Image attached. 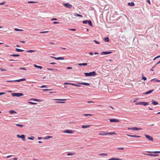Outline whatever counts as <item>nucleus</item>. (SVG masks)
<instances>
[{
	"instance_id": "c03bdc74",
	"label": "nucleus",
	"mask_w": 160,
	"mask_h": 160,
	"mask_svg": "<svg viewBox=\"0 0 160 160\" xmlns=\"http://www.w3.org/2000/svg\"><path fill=\"white\" fill-rule=\"evenodd\" d=\"M72 85L74 86H75L77 87H79L80 86V85H78L74 84V83H72Z\"/></svg>"
},
{
	"instance_id": "39448f33",
	"label": "nucleus",
	"mask_w": 160,
	"mask_h": 160,
	"mask_svg": "<svg viewBox=\"0 0 160 160\" xmlns=\"http://www.w3.org/2000/svg\"><path fill=\"white\" fill-rule=\"evenodd\" d=\"M145 136L146 138L148 139V140L152 141H153V138L152 137L147 135H145Z\"/></svg>"
},
{
	"instance_id": "8fccbe9b",
	"label": "nucleus",
	"mask_w": 160,
	"mask_h": 160,
	"mask_svg": "<svg viewBox=\"0 0 160 160\" xmlns=\"http://www.w3.org/2000/svg\"><path fill=\"white\" fill-rule=\"evenodd\" d=\"M5 2H6L5 1H3L2 2L0 3V5H4L5 3Z\"/></svg>"
},
{
	"instance_id": "72a5a7b5",
	"label": "nucleus",
	"mask_w": 160,
	"mask_h": 160,
	"mask_svg": "<svg viewBox=\"0 0 160 160\" xmlns=\"http://www.w3.org/2000/svg\"><path fill=\"white\" fill-rule=\"evenodd\" d=\"M99 155L100 156H107V154L105 153H102L99 154Z\"/></svg>"
},
{
	"instance_id": "cd10ccee",
	"label": "nucleus",
	"mask_w": 160,
	"mask_h": 160,
	"mask_svg": "<svg viewBox=\"0 0 160 160\" xmlns=\"http://www.w3.org/2000/svg\"><path fill=\"white\" fill-rule=\"evenodd\" d=\"M122 159L117 158H112L109 159L108 160H122Z\"/></svg>"
},
{
	"instance_id": "c756f323",
	"label": "nucleus",
	"mask_w": 160,
	"mask_h": 160,
	"mask_svg": "<svg viewBox=\"0 0 160 160\" xmlns=\"http://www.w3.org/2000/svg\"><path fill=\"white\" fill-rule=\"evenodd\" d=\"M52 138V136H47V137H45L44 138L45 139H48L49 138Z\"/></svg>"
},
{
	"instance_id": "423d86ee",
	"label": "nucleus",
	"mask_w": 160,
	"mask_h": 160,
	"mask_svg": "<svg viewBox=\"0 0 160 160\" xmlns=\"http://www.w3.org/2000/svg\"><path fill=\"white\" fill-rule=\"evenodd\" d=\"M63 5L66 7L69 8H71L72 7V5L68 3H63Z\"/></svg>"
},
{
	"instance_id": "bf43d9fd",
	"label": "nucleus",
	"mask_w": 160,
	"mask_h": 160,
	"mask_svg": "<svg viewBox=\"0 0 160 160\" xmlns=\"http://www.w3.org/2000/svg\"><path fill=\"white\" fill-rule=\"evenodd\" d=\"M69 30L72 31H75L76 29H69Z\"/></svg>"
},
{
	"instance_id": "20e7f679",
	"label": "nucleus",
	"mask_w": 160,
	"mask_h": 160,
	"mask_svg": "<svg viewBox=\"0 0 160 160\" xmlns=\"http://www.w3.org/2000/svg\"><path fill=\"white\" fill-rule=\"evenodd\" d=\"M128 130H142L141 128H138L137 127H133V128H128Z\"/></svg>"
},
{
	"instance_id": "338daca9",
	"label": "nucleus",
	"mask_w": 160,
	"mask_h": 160,
	"mask_svg": "<svg viewBox=\"0 0 160 160\" xmlns=\"http://www.w3.org/2000/svg\"><path fill=\"white\" fill-rule=\"evenodd\" d=\"M41 88H46V86L45 85H42L40 87Z\"/></svg>"
},
{
	"instance_id": "6e6552de",
	"label": "nucleus",
	"mask_w": 160,
	"mask_h": 160,
	"mask_svg": "<svg viewBox=\"0 0 160 160\" xmlns=\"http://www.w3.org/2000/svg\"><path fill=\"white\" fill-rule=\"evenodd\" d=\"M109 121L111 122H119V121L116 119H110Z\"/></svg>"
},
{
	"instance_id": "3c124183",
	"label": "nucleus",
	"mask_w": 160,
	"mask_h": 160,
	"mask_svg": "<svg viewBox=\"0 0 160 160\" xmlns=\"http://www.w3.org/2000/svg\"><path fill=\"white\" fill-rule=\"evenodd\" d=\"M49 32L48 31H44V32H40V33H48Z\"/></svg>"
},
{
	"instance_id": "c85d7f7f",
	"label": "nucleus",
	"mask_w": 160,
	"mask_h": 160,
	"mask_svg": "<svg viewBox=\"0 0 160 160\" xmlns=\"http://www.w3.org/2000/svg\"><path fill=\"white\" fill-rule=\"evenodd\" d=\"M88 24L90 26H92V22L91 20H88Z\"/></svg>"
},
{
	"instance_id": "dca6fc26",
	"label": "nucleus",
	"mask_w": 160,
	"mask_h": 160,
	"mask_svg": "<svg viewBox=\"0 0 160 160\" xmlns=\"http://www.w3.org/2000/svg\"><path fill=\"white\" fill-rule=\"evenodd\" d=\"M153 89L150 90H149V91H148V92L144 93V94H148L151 93L153 92Z\"/></svg>"
},
{
	"instance_id": "680f3d73",
	"label": "nucleus",
	"mask_w": 160,
	"mask_h": 160,
	"mask_svg": "<svg viewBox=\"0 0 160 160\" xmlns=\"http://www.w3.org/2000/svg\"><path fill=\"white\" fill-rule=\"evenodd\" d=\"M7 82H14V80H10V81L8 80V81H7Z\"/></svg>"
},
{
	"instance_id": "f3484780",
	"label": "nucleus",
	"mask_w": 160,
	"mask_h": 160,
	"mask_svg": "<svg viewBox=\"0 0 160 160\" xmlns=\"http://www.w3.org/2000/svg\"><path fill=\"white\" fill-rule=\"evenodd\" d=\"M152 104L154 105H158V103L157 102L152 100Z\"/></svg>"
},
{
	"instance_id": "2eb2a0df",
	"label": "nucleus",
	"mask_w": 160,
	"mask_h": 160,
	"mask_svg": "<svg viewBox=\"0 0 160 160\" xmlns=\"http://www.w3.org/2000/svg\"><path fill=\"white\" fill-rule=\"evenodd\" d=\"M141 105L145 106L148 105L149 103L147 102H141Z\"/></svg>"
},
{
	"instance_id": "0eeeda50",
	"label": "nucleus",
	"mask_w": 160,
	"mask_h": 160,
	"mask_svg": "<svg viewBox=\"0 0 160 160\" xmlns=\"http://www.w3.org/2000/svg\"><path fill=\"white\" fill-rule=\"evenodd\" d=\"M112 53V52L109 51V52H102L101 54L102 55H106V54H111Z\"/></svg>"
},
{
	"instance_id": "4be33fe9",
	"label": "nucleus",
	"mask_w": 160,
	"mask_h": 160,
	"mask_svg": "<svg viewBox=\"0 0 160 160\" xmlns=\"http://www.w3.org/2000/svg\"><path fill=\"white\" fill-rule=\"evenodd\" d=\"M9 112L10 114H13L14 113H16L17 112L15 111L12 110H10L9 111Z\"/></svg>"
},
{
	"instance_id": "7ed1b4c3",
	"label": "nucleus",
	"mask_w": 160,
	"mask_h": 160,
	"mask_svg": "<svg viewBox=\"0 0 160 160\" xmlns=\"http://www.w3.org/2000/svg\"><path fill=\"white\" fill-rule=\"evenodd\" d=\"M63 132L67 133L73 134L74 133V131L72 130H64Z\"/></svg>"
},
{
	"instance_id": "a878e982",
	"label": "nucleus",
	"mask_w": 160,
	"mask_h": 160,
	"mask_svg": "<svg viewBox=\"0 0 160 160\" xmlns=\"http://www.w3.org/2000/svg\"><path fill=\"white\" fill-rule=\"evenodd\" d=\"M78 65L79 66H86L87 65V63H78Z\"/></svg>"
},
{
	"instance_id": "79ce46f5",
	"label": "nucleus",
	"mask_w": 160,
	"mask_h": 160,
	"mask_svg": "<svg viewBox=\"0 0 160 160\" xmlns=\"http://www.w3.org/2000/svg\"><path fill=\"white\" fill-rule=\"evenodd\" d=\"M54 100H63V101H66V99H54Z\"/></svg>"
},
{
	"instance_id": "9b49d317",
	"label": "nucleus",
	"mask_w": 160,
	"mask_h": 160,
	"mask_svg": "<svg viewBox=\"0 0 160 160\" xmlns=\"http://www.w3.org/2000/svg\"><path fill=\"white\" fill-rule=\"evenodd\" d=\"M98 135H102V136H104V135H107V133L105 132H104L103 131L101 132Z\"/></svg>"
},
{
	"instance_id": "774afa93",
	"label": "nucleus",
	"mask_w": 160,
	"mask_h": 160,
	"mask_svg": "<svg viewBox=\"0 0 160 160\" xmlns=\"http://www.w3.org/2000/svg\"><path fill=\"white\" fill-rule=\"evenodd\" d=\"M6 93L5 92H0V96L5 94Z\"/></svg>"
},
{
	"instance_id": "2f4dec72",
	"label": "nucleus",
	"mask_w": 160,
	"mask_h": 160,
	"mask_svg": "<svg viewBox=\"0 0 160 160\" xmlns=\"http://www.w3.org/2000/svg\"><path fill=\"white\" fill-rule=\"evenodd\" d=\"M14 30L18 31H23V30L22 29H19L18 28H15L14 29Z\"/></svg>"
},
{
	"instance_id": "e2e57ef3",
	"label": "nucleus",
	"mask_w": 160,
	"mask_h": 160,
	"mask_svg": "<svg viewBox=\"0 0 160 160\" xmlns=\"http://www.w3.org/2000/svg\"><path fill=\"white\" fill-rule=\"evenodd\" d=\"M12 156L11 155H8L7 157V158H9L12 157Z\"/></svg>"
},
{
	"instance_id": "473e14b6",
	"label": "nucleus",
	"mask_w": 160,
	"mask_h": 160,
	"mask_svg": "<svg viewBox=\"0 0 160 160\" xmlns=\"http://www.w3.org/2000/svg\"><path fill=\"white\" fill-rule=\"evenodd\" d=\"M83 115L87 117L88 116H91L92 115V114H83Z\"/></svg>"
},
{
	"instance_id": "58836bf2",
	"label": "nucleus",
	"mask_w": 160,
	"mask_h": 160,
	"mask_svg": "<svg viewBox=\"0 0 160 160\" xmlns=\"http://www.w3.org/2000/svg\"><path fill=\"white\" fill-rule=\"evenodd\" d=\"M28 103H29V104H32V105H35V104H37V103H35V102H28Z\"/></svg>"
},
{
	"instance_id": "0e129e2a",
	"label": "nucleus",
	"mask_w": 160,
	"mask_h": 160,
	"mask_svg": "<svg viewBox=\"0 0 160 160\" xmlns=\"http://www.w3.org/2000/svg\"><path fill=\"white\" fill-rule=\"evenodd\" d=\"M20 69H22V70H26V69L24 68H19Z\"/></svg>"
},
{
	"instance_id": "7c9ffc66",
	"label": "nucleus",
	"mask_w": 160,
	"mask_h": 160,
	"mask_svg": "<svg viewBox=\"0 0 160 160\" xmlns=\"http://www.w3.org/2000/svg\"><path fill=\"white\" fill-rule=\"evenodd\" d=\"M16 51L18 52H22L24 51L23 50L20 49L18 48H16Z\"/></svg>"
},
{
	"instance_id": "aec40b11",
	"label": "nucleus",
	"mask_w": 160,
	"mask_h": 160,
	"mask_svg": "<svg viewBox=\"0 0 160 160\" xmlns=\"http://www.w3.org/2000/svg\"><path fill=\"white\" fill-rule=\"evenodd\" d=\"M91 125H83L82 126V128H89L90 126Z\"/></svg>"
},
{
	"instance_id": "13d9d810",
	"label": "nucleus",
	"mask_w": 160,
	"mask_h": 160,
	"mask_svg": "<svg viewBox=\"0 0 160 160\" xmlns=\"http://www.w3.org/2000/svg\"><path fill=\"white\" fill-rule=\"evenodd\" d=\"M141 102H138L136 103V105H141Z\"/></svg>"
},
{
	"instance_id": "6e6d98bb",
	"label": "nucleus",
	"mask_w": 160,
	"mask_h": 160,
	"mask_svg": "<svg viewBox=\"0 0 160 160\" xmlns=\"http://www.w3.org/2000/svg\"><path fill=\"white\" fill-rule=\"evenodd\" d=\"M59 22H53V24H59Z\"/></svg>"
},
{
	"instance_id": "c9c22d12",
	"label": "nucleus",
	"mask_w": 160,
	"mask_h": 160,
	"mask_svg": "<svg viewBox=\"0 0 160 160\" xmlns=\"http://www.w3.org/2000/svg\"><path fill=\"white\" fill-rule=\"evenodd\" d=\"M75 154L74 153H69L67 155L68 156H72L73 155Z\"/></svg>"
},
{
	"instance_id": "69168bd1",
	"label": "nucleus",
	"mask_w": 160,
	"mask_h": 160,
	"mask_svg": "<svg viewBox=\"0 0 160 160\" xmlns=\"http://www.w3.org/2000/svg\"><path fill=\"white\" fill-rule=\"evenodd\" d=\"M147 2L149 5H151V3L150 0H147Z\"/></svg>"
},
{
	"instance_id": "5fc2aeb1",
	"label": "nucleus",
	"mask_w": 160,
	"mask_h": 160,
	"mask_svg": "<svg viewBox=\"0 0 160 160\" xmlns=\"http://www.w3.org/2000/svg\"><path fill=\"white\" fill-rule=\"evenodd\" d=\"M142 79L143 80H146V79H147V78H146L145 77H144V76H143L142 77Z\"/></svg>"
},
{
	"instance_id": "49530a36",
	"label": "nucleus",
	"mask_w": 160,
	"mask_h": 160,
	"mask_svg": "<svg viewBox=\"0 0 160 160\" xmlns=\"http://www.w3.org/2000/svg\"><path fill=\"white\" fill-rule=\"evenodd\" d=\"M117 149L118 150H124V148H122V147H121V148H117Z\"/></svg>"
},
{
	"instance_id": "ea45409f",
	"label": "nucleus",
	"mask_w": 160,
	"mask_h": 160,
	"mask_svg": "<svg viewBox=\"0 0 160 160\" xmlns=\"http://www.w3.org/2000/svg\"><path fill=\"white\" fill-rule=\"evenodd\" d=\"M34 138L33 137H29L28 138V139H29V140H33Z\"/></svg>"
},
{
	"instance_id": "6ab92c4d",
	"label": "nucleus",
	"mask_w": 160,
	"mask_h": 160,
	"mask_svg": "<svg viewBox=\"0 0 160 160\" xmlns=\"http://www.w3.org/2000/svg\"><path fill=\"white\" fill-rule=\"evenodd\" d=\"M107 133V135H113V134L117 135V134L115 132H108V133Z\"/></svg>"
},
{
	"instance_id": "e433bc0d",
	"label": "nucleus",
	"mask_w": 160,
	"mask_h": 160,
	"mask_svg": "<svg viewBox=\"0 0 160 160\" xmlns=\"http://www.w3.org/2000/svg\"><path fill=\"white\" fill-rule=\"evenodd\" d=\"M10 56H13V57H19L20 56V55L18 54H11L10 55Z\"/></svg>"
},
{
	"instance_id": "9d476101",
	"label": "nucleus",
	"mask_w": 160,
	"mask_h": 160,
	"mask_svg": "<svg viewBox=\"0 0 160 160\" xmlns=\"http://www.w3.org/2000/svg\"><path fill=\"white\" fill-rule=\"evenodd\" d=\"M127 135L128 136L132 137H135V138H140L141 137V136H137V135H129L128 134H127Z\"/></svg>"
},
{
	"instance_id": "1a4fd4ad",
	"label": "nucleus",
	"mask_w": 160,
	"mask_h": 160,
	"mask_svg": "<svg viewBox=\"0 0 160 160\" xmlns=\"http://www.w3.org/2000/svg\"><path fill=\"white\" fill-rule=\"evenodd\" d=\"M26 80V79L25 78H22L18 80H14V81L15 82H20L21 81H25Z\"/></svg>"
},
{
	"instance_id": "4c0bfd02",
	"label": "nucleus",
	"mask_w": 160,
	"mask_h": 160,
	"mask_svg": "<svg viewBox=\"0 0 160 160\" xmlns=\"http://www.w3.org/2000/svg\"><path fill=\"white\" fill-rule=\"evenodd\" d=\"M74 14L76 16L79 17H82V15H81L80 14H78L75 13Z\"/></svg>"
},
{
	"instance_id": "b1692460",
	"label": "nucleus",
	"mask_w": 160,
	"mask_h": 160,
	"mask_svg": "<svg viewBox=\"0 0 160 160\" xmlns=\"http://www.w3.org/2000/svg\"><path fill=\"white\" fill-rule=\"evenodd\" d=\"M34 66L35 68H39L40 69H42V67H41V66H38V65H36V64H34Z\"/></svg>"
},
{
	"instance_id": "ddd939ff",
	"label": "nucleus",
	"mask_w": 160,
	"mask_h": 160,
	"mask_svg": "<svg viewBox=\"0 0 160 160\" xmlns=\"http://www.w3.org/2000/svg\"><path fill=\"white\" fill-rule=\"evenodd\" d=\"M78 84H82L86 86H89L90 85V84L86 82H78Z\"/></svg>"
},
{
	"instance_id": "37998d69",
	"label": "nucleus",
	"mask_w": 160,
	"mask_h": 160,
	"mask_svg": "<svg viewBox=\"0 0 160 160\" xmlns=\"http://www.w3.org/2000/svg\"><path fill=\"white\" fill-rule=\"evenodd\" d=\"M32 100H33L35 101H37V102H40L41 101V100H39V99H32Z\"/></svg>"
},
{
	"instance_id": "09e8293b",
	"label": "nucleus",
	"mask_w": 160,
	"mask_h": 160,
	"mask_svg": "<svg viewBox=\"0 0 160 160\" xmlns=\"http://www.w3.org/2000/svg\"><path fill=\"white\" fill-rule=\"evenodd\" d=\"M160 57V56L159 55V56H157V57H156L155 58L153 59V60H156V59L158 58H159Z\"/></svg>"
},
{
	"instance_id": "f704fd0d",
	"label": "nucleus",
	"mask_w": 160,
	"mask_h": 160,
	"mask_svg": "<svg viewBox=\"0 0 160 160\" xmlns=\"http://www.w3.org/2000/svg\"><path fill=\"white\" fill-rule=\"evenodd\" d=\"M35 52V50H29L27 51V52Z\"/></svg>"
},
{
	"instance_id": "bb28decb",
	"label": "nucleus",
	"mask_w": 160,
	"mask_h": 160,
	"mask_svg": "<svg viewBox=\"0 0 160 160\" xmlns=\"http://www.w3.org/2000/svg\"><path fill=\"white\" fill-rule=\"evenodd\" d=\"M148 152V153H160V151H153V152H150V151H147V152Z\"/></svg>"
},
{
	"instance_id": "4d7b16f0",
	"label": "nucleus",
	"mask_w": 160,
	"mask_h": 160,
	"mask_svg": "<svg viewBox=\"0 0 160 160\" xmlns=\"http://www.w3.org/2000/svg\"><path fill=\"white\" fill-rule=\"evenodd\" d=\"M94 42H95L96 44H99V42H98L96 40H94Z\"/></svg>"
},
{
	"instance_id": "f03ea898",
	"label": "nucleus",
	"mask_w": 160,
	"mask_h": 160,
	"mask_svg": "<svg viewBox=\"0 0 160 160\" xmlns=\"http://www.w3.org/2000/svg\"><path fill=\"white\" fill-rule=\"evenodd\" d=\"M11 94L13 97H19L23 95V94L22 93H13Z\"/></svg>"
},
{
	"instance_id": "052dcab7",
	"label": "nucleus",
	"mask_w": 160,
	"mask_h": 160,
	"mask_svg": "<svg viewBox=\"0 0 160 160\" xmlns=\"http://www.w3.org/2000/svg\"><path fill=\"white\" fill-rule=\"evenodd\" d=\"M52 21H53V20H57V19L56 18H53L52 19H51V20Z\"/></svg>"
},
{
	"instance_id": "393cba45",
	"label": "nucleus",
	"mask_w": 160,
	"mask_h": 160,
	"mask_svg": "<svg viewBox=\"0 0 160 160\" xmlns=\"http://www.w3.org/2000/svg\"><path fill=\"white\" fill-rule=\"evenodd\" d=\"M21 138L23 141H26V139L25 138V136L24 135H21Z\"/></svg>"
},
{
	"instance_id": "a19ab883",
	"label": "nucleus",
	"mask_w": 160,
	"mask_h": 160,
	"mask_svg": "<svg viewBox=\"0 0 160 160\" xmlns=\"http://www.w3.org/2000/svg\"><path fill=\"white\" fill-rule=\"evenodd\" d=\"M64 84L65 85H72V83H68V82H65L64 83Z\"/></svg>"
},
{
	"instance_id": "864d4df0",
	"label": "nucleus",
	"mask_w": 160,
	"mask_h": 160,
	"mask_svg": "<svg viewBox=\"0 0 160 160\" xmlns=\"http://www.w3.org/2000/svg\"><path fill=\"white\" fill-rule=\"evenodd\" d=\"M50 90L51 89H43V91H50Z\"/></svg>"
},
{
	"instance_id": "f8f14e48",
	"label": "nucleus",
	"mask_w": 160,
	"mask_h": 160,
	"mask_svg": "<svg viewBox=\"0 0 160 160\" xmlns=\"http://www.w3.org/2000/svg\"><path fill=\"white\" fill-rule=\"evenodd\" d=\"M51 58H55L56 60H63L64 59V58L61 57H59L58 58H56L54 57H51Z\"/></svg>"
},
{
	"instance_id": "412c9836",
	"label": "nucleus",
	"mask_w": 160,
	"mask_h": 160,
	"mask_svg": "<svg viewBox=\"0 0 160 160\" xmlns=\"http://www.w3.org/2000/svg\"><path fill=\"white\" fill-rule=\"evenodd\" d=\"M151 81H153L154 82H160V80L156 79V78L152 79L151 80Z\"/></svg>"
},
{
	"instance_id": "a211bd4d",
	"label": "nucleus",
	"mask_w": 160,
	"mask_h": 160,
	"mask_svg": "<svg viewBox=\"0 0 160 160\" xmlns=\"http://www.w3.org/2000/svg\"><path fill=\"white\" fill-rule=\"evenodd\" d=\"M128 5L131 6H133L135 5V4L133 2H128Z\"/></svg>"
},
{
	"instance_id": "4468645a",
	"label": "nucleus",
	"mask_w": 160,
	"mask_h": 160,
	"mask_svg": "<svg viewBox=\"0 0 160 160\" xmlns=\"http://www.w3.org/2000/svg\"><path fill=\"white\" fill-rule=\"evenodd\" d=\"M143 154L144 155H148L149 156H153V157H157L158 155V154H151L144 153Z\"/></svg>"
},
{
	"instance_id": "5701e85b",
	"label": "nucleus",
	"mask_w": 160,
	"mask_h": 160,
	"mask_svg": "<svg viewBox=\"0 0 160 160\" xmlns=\"http://www.w3.org/2000/svg\"><path fill=\"white\" fill-rule=\"evenodd\" d=\"M103 40H104V41L106 42H109V38L108 37H106V38H103Z\"/></svg>"
},
{
	"instance_id": "a18cd8bd",
	"label": "nucleus",
	"mask_w": 160,
	"mask_h": 160,
	"mask_svg": "<svg viewBox=\"0 0 160 160\" xmlns=\"http://www.w3.org/2000/svg\"><path fill=\"white\" fill-rule=\"evenodd\" d=\"M88 20L83 21V23L84 24H86L88 23Z\"/></svg>"
},
{
	"instance_id": "603ef678",
	"label": "nucleus",
	"mask_w": 160,
	"mask_h": 160,
	"mask_svg": "<svg viewBox=\"0 0 160 160\" xmlns=\"http://www.w3.org/2000/svg\"><path fill=\"white\" fill-rule=\"evenodd\" d=\"M16 125L17 126L21 127H22L23 126V125H20V124H16Z\"/></svg>"
},
{
	"instance_id": "de8ad7c7",
	"label": "nucleus",
	"mask_w": 160,
	"mask_h": 160,
	"mask_svg": "<svg viewBox=\"0 0 160 160\" xmlns=\"http://www.w3.org/2000/svg\"><path fill=\"white\" fill-rule=\"evenodd\" d=\"M28 3H34L36 2H33V1H29L28 2Z\"/></svg>"
},
{
	"instance_id": "f257e3e1",
	"label": "nucleus",
	"mask_w": 160,
	"mask_h": 160,
	"mask_svg": "<svg viewBox=\"0 0 160 160\" xmlns=\"http://www.w3.org/2000/svg\"><path fill=\"white\" fill-rule=\"evenodd\" d=\"M84 74L86 77L91 76H94L96 75L97 73L95 71H93L89 73H85Z\"/></svg>"
}]
</instances>
